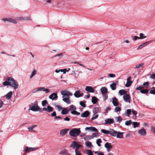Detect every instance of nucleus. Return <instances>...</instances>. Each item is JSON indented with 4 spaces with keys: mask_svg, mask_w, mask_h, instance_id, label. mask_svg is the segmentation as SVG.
<instances>
[{
    "mask_svg": "<svg viewBox=\"0 0 155 155\" xmlns=\"http://www.w3.org/2000/svg\"><path fill=\"white\" fill-rule=\"evenodd\" d=\"M131 77L130 76L128 77L127 79V83L125 86L126 87H129L130 86L132 83V81L131 80Z\"/></svg>",
    "mask_w": 155,
    "mask_h": 155,
    "instance_id": "4468645a",
    "label": "nucleus"
},
{
    "mask_svg": "<svg viewBox=\"0 0 155 155\" xmlns=\"http://www.w3.org/2000/svg\"><path fill=\"white\" fill-rule=\"evenodd\" d=\"M121 110L120 107H115L114 111L115 112H120Z\"/></svg>",
    "mask_w": 155,
    "mask_h": 155,
    "instance_id": "8fccbe9b",
    "label": "nucleus"
},
{
    "mask_svg": "<svg viewBox=\"0 0 155 155\" xmlns=\"http://www.w3.org/2000/svg\"><path fill=\"white\" fill-rule=\"evenodd\" d=\"M37 148H36L29 147H26V149L24 150V153L23 155H25V153L27 152H30L31 151L36 150Z\"/></svg>",
    "mask_w": 155,
    "mask_h": 155,
    "instance_id": "6e6552de",
    "label": "nucleus"
},
{
    "mask_svg": "<svg viewBox=\"0 0 155 155\" xmlns=\"http://www.w3.org/2000/svg\"><path fill=\"white\" fill-rule=\"evenodd\" d=\"M98 116V115L97 114H94L93 115V117L91 118V120H93L94 119H96L97 118Z\"/></svg>",
    "mask_w": 155,
    "mask_h": 155,
    "instance_id": "de8ad7c7",
    "label": "nucleus"
},
{
    "mask_svg": "<svg viewBox=\"0 0 155 155\" xmlns=\"http://www.w3.org/2000/svg\"><path fill=\"white\" fill-rule=\"evenodd\" d=\"M43 3L44 5H46L48 3H51V0H47L46 1H43Z\"/></svg>",
    "mask_w": 155,
    "mask_h": 155,
    "instance_id": "79ce46f5",
    "label": "nucleus"
},
{
    "mask_svg": "<svg viewBox=\"0 0 155 155\" xmlns=\"http://www.w3.org/2000/svg\"><path fill=\"white\" fill-rule=\"evenodd\" d=\"M103 97V100L104 101H105L107 100L108 97V96L107 95V94H102Z\"/></svg>",
    "mask_w": 155,
    "mask_h": 155,
    "instance_id": "6e6d98bb",
    "label": "nucleus"
},
{
    "mask_svg": "<svg viewBox=\"0 0 155 155\" xmlns=\"http://www.w3.org/2000/svg\"><path fill=\"white\" fill-rule=\"evenodd\" d=\"M110 87L112 90H115L116 88V84L115 83H113L111 84L110 85Z\"/></svg>",
    "mask_w": 155,
    "mask_h": 155,
    "instance_id": "72a5a7b5",
    "label": "nucleus"
},
{
    "mask_svg": "<svg viewBox=\"0 0 155 155\" xmlns=\"http://www.w3.org/2000/svg\"><path fill=\"white\" fill-rule=\"evenodd\" d=\"M85 130H89L90 131H92L93 132H97L98 131V130L95 127H86L85 128Z\"/></svg>",
    "mask_w": 155,
    "mask_h": 155,
    "instance_id": "4be33fe9",
    "label": "nucleus"
},
{
    "mask_svg": "<svg viewBox=\"0 0 155 155\" xmlns=\"http://www.w3.org/2000/svg\"><path fill=\"white\" fill-rule=\"evenodd\" d=\"M131 111L132 110L131 109H127V110L126 113L127 116H129Z\"/></svg>",
    "mask_w": 155,
    "mask_h": 155,
    "instance_id": "864d4df0",
    "label": "nucleus"
},
{
    "mask_svg": "<svg viewBox=\"0 0 155 155\" xmlns=\"http://www.w3.org/2000/svg\"><path fill=\"white\" fill-rule=\"evenodd\" d=\"M98 99L95 97H93L92 99V102L94 104H96L98 101Z\"/></svg>",
    "mask_w": 155,
    "mask_h": 155,
    "instance_id": "2f4dec72",
    "label": "nucleus"
},
{
    "mask_svg": "<svg viewBox=\"0 0 155 155\" xmlns=\"http://www.w3.org/2000/svg\"><path fill=\"white\" fill-rule=\"evenodd\" d=\"M61 93L63 95L62 100L67 104H70L71 101L70 99V96H72L73 94L67 90L61 91Z\"/></svg>",
    "mask_w": 155,
    "mask_h": 155,
    "instance_id": "f257e3e1",
    "label": "nucleus"
},
{
    "mask_svg": "<svg viewBox=\"0 0 155 155\" xmlns=\"http://www.w3.org/2000/svg\"><path fill=\"white\" fill-rule=\"evenodd\" d=\"M150 94H155V87H153L151 89V91H150Z\"/></svg>",
    "mask_w": 155,
    "mask_h": 155,
    "instance_id": "58836bf2",
    "label": "nucleus"
},
{
    "mask_svg": "<svg viewBox=\"0 0 155 155\" xmlns=\"http://www.w3.org/2000/svg\"><path fill=\"white\" fill-rule=\"evenodd\" d=\"M115 118L117 120V121L119 122H121L122 120V119L120 116L116 117Z\"/></svg>",
    "mask_w": 155,
    "mask_h": 155,
    "instance_id": "603ef678",
    "label": "nucleus"
},
{
    "mask_svg": "<svg viewBox=\"0 0 155 155\" xmlns=\"http://www.w3.org/2000/svg\"><path fill=\"white\" fill-rule=\"evenodd\" d=\"M93 137H92L91 136H87L85 137L84 139L85 140H89L93 138Z\"/></svg>",
    "mask_w": 155,
    "mask_h": 155,
    "instance_id": "c03bdc74",
    "label": "nucleus"
},
{
    "mask_svg": "<svg viewBox=\"0 0 155 155\" xmlns=\"http://www.w3.org/2000/svg\"><path fill=\"white\" fill-rule=\"evenodd\" d=\"M39 91H45L46 93H48L50 92V90L49 89H46L43 87H40L34 89L33 91V92L35 93Z\"/></svg>",
    "mask_w": 155,
    "mask_h": 155,
    "instance_id": "39448f33",
    "label": "nucleus"
},
{
    "mask_svg": "<svg viewBox=\"0 0 155 155\" xmlns=\"http://www.w3.org/2000/svg\"><path fill=\"white\" fill-rule=\"evenodd\" d=\"M80 104L82 107H85V104L83 101H81L80 102Z\"/></svg>",
    "mask_w": 155,
    "mask_h": 155,
    "instance_id": "4d7b16f0",
    "label": "nucleus"
},
{
    "mask_svg": "<svg viewBox=\"0 0 155 155\" xmlns=\"http://www.w3.org/2000/svg\"><path fill=\"white\" fill-rule=\"evenodd\" d=\"M85 145L87 146L90 147L92 146V143L90 142L87 141L85 142Z\"/></svg>",
    "mask_w": 155,
    "mask_h": 155,
    "instance_id": "09e8293b",
    "label": "nucleus"
},
{
    "mask_svg": "<svg viewBox=\"0 0 155 155\" xmlns=\"http://www.w3.org/2000/svg\"><path fill=\"white\" fill-rule=\"evenodd\" d=\"M143 127H149V124L147 123H143Z\"/></svg>",
    "mask_w": 155,
    "mask_h": 155,
    "instance_id": "680f3d73",
    "label": "nucleus"
},
{
    "mask_svg": "<svg viewBox=\"0 0 155 155\" xmlns=\"http://www.w3.org/2000/svg\"><path fill=\"white\" fill-rule=\"evenodd\" d=\"M85 90L86 91L90 93H94V88L91 86H87L85 88Z\"/></svg>",
    "mask_w": 155,
    "mask_h": 155,
    "instance_id": "9b49d317",
    "label": "nucleus"
},
{
    "mask_svg": "<svg viewBox=\"0 0 155 155\" xmlns=\"http://www.w3.org/2000/svg\"><path fill=\"white\" fill-rule=\"evenodd\" d=\"M143 65H144V63H141L138 65H137L136 66V67L137 68H139L140 67H141L142 68L143 67Z\"/></svg>",
    "mask_w": 155,
    "mask_h": 155,
    "instance_id": "bf43d9fd",
    "label": "nucleus"
},
{
    "mask_svg": "<svg viewBox=\"0 0 155 155\" xmlns=\"http://www.w3.org/2000/svg\"><path fill=\"white\" fill-rule=\"evenodd\" d=\"M67 153V150L65 149L62 150L59 153L60 154L64 155Z\"/></svg>",
    "mask_w": 155,
    "mask_h": 155,
    "instance_id": "7c9ffc66",
    "label": "nucleus"
},
{
    "mask_svg": "<svg viewBox=\"0 0 155 155\" xmlns=\"http://www.w3.org/2000/svg\"><path fill=\"white\" fill-rule=\"evenodd\" d=\"M143 86L145 88H147L149 86V83L148 82H146L143 84Z\"/></svg>",
    "mask_w": 155,
    "mask_h": 155,
    "instance_id": "3c124183",
    "label": "nucleus"
},
{
    "mask_svg": "<svg viewBox=\"0 0 155 155\" xmlns=\"http://www.w3.org/2000/svg\"><path fill=\"white\" fill-rule=\"evenodd\" d=\"M132 113L134 115H136L137 114V111L134 110V109H132Z\"/></svg>",
    "mask_w": 155,
    "mask_h": 155,
    "instance_id": "e2e57ef3",
    "label": "nucleus"
},
{
    "mask_svg": "<svg viewBox=\"0 0 155 155\" xmlns=\"http://www.w3.org/2000/svg\"><path fill=\"white\" fill-rule=\"evenodd\" d=\"M132 123V122L131 120H127L125 122V124L127 126L130 125Z\"/></svg>",
    "mask_w": 155,
    "mask_h": 155,
    "instance_id": "a18cd8bd",
    "label": "nucleus"
},
{
    "mask_svg": "<svg viewBox=\"0 0 155 155\" xmlns=\"http://www.w3.org/2000/svg\"><path fill=\"white\" fill-rule=\"evenodd\" d=\"M84 95L83 93H80L79 91H76L74 94V96L76 97H79L82 96Z\"/></svg>",
    "mask_w": 155,
    "mask_h": 155,
    "instance_id": "dca6fc26",
    "label": "nucleus"
},
{
    "mask_svg": "<svg viewBox=\"0 0 155 155\" xmlns=\"http://www.w3.org/2000/svg\"><path fill=\"white\" fill-rule=\"evenodd\" d=\"M81 133L80 128H74L70 131L69 134L72 137H76L78 136Z\"/></svg>",
    "mask_w": 155,
    "mask_h": 155,
    "instance_id": "7ed1b4c3",
    "label": "nucleus"
},
{
    "mask_svg": "<svg viewBox=\"0 0 155 155\" xmlns=\"http://www.w3.org/2000/svg\"><path fill=\"white\" fill-rule=\"evenodd\" d=\"M30 110H32L34 111H42V109L40 108V107H30V108L29 109V112Z\"/></svg>",
    "mask_w": 155,
    "mask_h": 155,
    "instance_id": "2eb2a0df",
    "label": "nucleus"
},
{
    "mask_svg": "<svg viewBox=\"0 0 155 155\" xmlns=\"http://www.w3.org/2000/svg\"><path fill=\"white\" fill-rule=\"evenodd\" d=\"M48 104V102L47 100H44L42 102V105L44 107Z\"/></svg>",
    "mask_w": 155,
    "mask_h": 155,
    "instance_id": "37998d69",
    "label": "nucleus"
},
{
    "mask_svg": "<svg viewBox=\"0 0 155 155\" xmlns=\"http://www.w3.org/2000/svg\"><path fill=\"white\" fill-rule=\"evenodd\" d=\"M101 142H102V141H101V139H99L97 140L96 143L99 147L101 146V144L100 143H101Z\"/></svg>",
    "mask_w": 155,
    "mask_h": 155,
    "instance_id": "ea45409f",
    "label": "nucleus"
},
{
    "mask_svg": "<svg viewBox=\"0 0 155 155\" xmlns=\"http://www.w3.org/2000/svg\"><path fill=\"white\" fill-rule=\"evenodd\" d=\"M152 42V41H147L146 42H145L143 43V44H142L141 45H140L137 48V50H139V49H141L143 47H145L146 46H147L148 44H150Z\"/></svg>",
    "mask_w": 155,
    "mask_h": 155,
    "instance_id": "f8f14e48",
    "label": "nucleus"
},
{
    "mask_svg": "<svg viewBox=\"0 0 155 155\" xmlns=\"http://www.w3.org/2000/svg\"><path fill=\"white\" fill-rule=\"evenodd\" d=\"M101 132L106 134H110V130H106L104 129H102Z\"/></svg>",
    "mask_w": 155,
    "mask_h": 155,
    "instance_id": "f704fd0d",
    "label": "nucleus"
},
{
    "mask_svg": "<svg viewBox=\"0 0 155 155\" xmlns=\"http://www.w3.org/2000/svg\"><path fill=\"white\" fill-rule=\"evenodd\" d=\"M108 76L111 78H114L115 77V75L113 74H109Z\"/></svg>",
    "mask_w": 155,
    "mask_h": 155,
    "instance_id": "774afa93",
    "label": "nucleus"
},
{
    "mask_svg": "<svg viewBox=\"0 0 155 155\" xmlns=\"http://www.w3.org/2000/svg\"><path fill=\"white\" fill-rule=\"evenodd\" d=\"M68 130L66 129H64L61 130L60 131V134L62 136H64L67 132Z\"/></svg>",
    "mask_w": 155,
    "mask_h": 155,
    "instance_id": "a878e982",
    "label": "nucleus"
},
{
    "mask_svg": "<svg viewBox=\"0 0 155 155\" xmlns=\"http://www.w3.org/2000/svg\"><path fill=\"white\" fill-rule=\"evenodd\" d=\"M143 87L142 86L136 88L137 90H140V92L142 94H146L148 92V90L147 89H143Z\"/></svg>",
    "mask_w": 155,
    "mask_h": 155,
    "instance_id": "1a4fd4ad",
    "label": "nucleus"
},
{
    "mask_svg": "<svg viewBox=\"0 0 155 155\" xmlns=\"http://www.w3.org/2000/svg\"><path fill=\"white\" fill-rule=\"evenodd\" d=\"M133 127L134 128L138 127L139 126L140 123L137 122H134L132 123Z\"/></svg>",
    "mask_w": 155,
    "mask_h": 155,
    "instance_id": "473e14b6",
    "label": "nucleus"
},
{
    "mask_svg": "<svg viewBox=\"0 0 155 155\" xmlns=\"http://www.w3.org/2000/svg\"><path fill=\"white\" fill-rule=\"evenodd\" d=\"M58 97L57 94L55 93L52 94L49 97V98L53 100L57 98Z\"/></svg>",
    "mask_w": 155,
    "mask_h": 155,
    "instance_id": "f3484780",
    "label": "nucleus"
},
{
    "mask_svg": "<svg viewBox=\"0 0 155 155\" xmlns=\"http://www.w3.org/2000/svg\"><path fill=\"white\" fill-rule=\"evenodd\" d=\"M117 132L114 130L113 129H111L110 130V134L113 137H116Z\"/></svg>",
    "mask_w": 155,
    "mask_h": 155,
    "instance_id": "b1692460",
    "label": "nucleus"
},
{
    "mask_svg": "<svg viewBox=\"0 0 155 155\" xmlns=\"http://www.w3.org/2000/svg\"><path fill=\"white\" fill-rule=\"evenodd\" d=\"M2 20L4 21H8L9 22L16 24L17 23V20L10 18H3Z\"/></svg>",
    "mask_w": 155,
    "mask_h": 155,
    "instance_id": "423d86ee",
    "label": "nucleus"
},
{
    "mask_svg": "<svg viewBox=\"0 0 155 155\" xmlns=\"http://www.w3.org/2000/svg\"><path fill=\"white\" fill-rule=\"evenodd\" d=\"M119 94L121 95H125L127 93V91L124 89H122L119 91Z\"/></svg>",
    "mask_w": 155,
    "mask_h": 155,
    "instance_id": "cd10ccee",
    "label": "nucleus"
},
{
    "mask_svg": "<svg viewBox=\"0 0 155 155\" xmlns=\"http://www.w3.org/2000/svg\"><path fill=\"white\" fill-rule=\"evenodd\" d=\"M87 153L89 155H93V153L91 150H88Z\"/></svg>",
    "mask_w": 155,
    "mask_h": 155,
    "instance_id": "052dcab7",
    "label": "nucleus"
},
{
    "mask_svg": "<svg viewBox=\"0 0 155 155\" xmlns=\"http://www.w3.org/2000/svg\"><path fill=\"white\" fill-rule=\"evenodd\" d=\"M150 78L153 79H155V74H152L150 75Z\"/></svg>",
    "mask_w": 155,
    "mask_h": 155,
    "instance_id": "338daca9",
    "label": "nucleus"
},
{
    "mask_svg": "<svg viewBox=\"0 0 155 155\" xmlns=\"http://www.w3.org/2000/svg\"><path fill=\"white\" fill-rule=\"evenodd\" d=\"M37 71L34 69L32 72L31 75L30 76V78H32L36 73Z\"/></svg>",
    "mask_w": 155,
    "mask_h": 155,
    "instance_id": "4c0bfd02",
    "label": "nucleus"
},
{
    "mask_svg": "<svg viewBox=\"0 0 155 155\" xmlns=\"http://www.w3.org/2000/svg\"><path fill=\"white\" fill-rule=\"evenodd\" d=\"M101 91L102 95L107 94V89L105 87H102L101 89Z\"/></svg>",
    "mask_w": 155,
    "mask_h": 155,
    "instance_id": "5701e85b",
    "label": "nucleus"
},
{
    "mask_svg": "<svg viewBox=\"0 0 155 155\" xmlns=\"http://www.w3.org/2000/svg\"><path fill=\"white\" fill-rule=\"evenodd\" d=\"M150 131L151 133L155 134V127L154 126H152L150 127Z\"/></svg>",
    "mask_w": 155,
    "mask_h": 155,
    "instance_id": "e433bc0d",
    "label": "nucleus"
},
{
    "mask_svg": "<svg viewBox=\"0 0 155 155\" xmlns=\"http://www.w3.org/2000/svg\"><path fill=\"white\" fill-rule=\"evenodd\" d=\"M90 114V113L88 111H86L81 114V117H87Z\"/></svg>",
    "mask_w": 155,
    "mask_h": 155,
    "instance_id": "aec40b11",
    "label": "nucleus"
},
{
    "mask_svg": "<svg viewBox=\"0 0 155 155\" xmlns=\"http://www.w3.org/2000/svg\"><path fill=\"white\" fill-rule=\"evenodd\" d=\"M140 37H139V39H143L147 37V36H144V34L143 33H140Z\"/></svg>",
    "mask_w": 155,
    "mask_h": 155,
    "instance_id": "c9c22d12",
    "label": "nucleus"
},
{
    "mask_svg": "<svg viewBox=\"0 0 155 155\" xmlns=\"http://www.w3.org/2000/svg\"><path fill=\"white\" fill-rule=\"evenodd\" d=\"M12 94V92L11 91L9 92L7 94L6 96V98L8 99H9L11 97Z\"/></svg>",
    "mask_w": 155,
    "mask_h": 155,
    "instance_id": "c85d7f7f",
    "label": "nucleus"
},
{
    "mask_svg": "<svg viewBox=\"0 0 155 155\" xmlns=\"http://www.w3.org/2000/svg\"><path fill=\"white\" fill-rule=\"evenodd\" d=\"M36 127V125H34L31 127H30L28 128V129L30 131H33V129L35 127Z\"/></svg>",
    "mask_w": 155,
    "mask_h": 155,
    "instance_id": "5fc2aeb1",
    "label": "nucleus"
},
{
    "mask_svg": "<svg viewBox=\"0 0 155 155\" xmlns=\"http://www.w3.org/2000/svg\"><path fill=\"white\" fill-rule=\"evenodd\" d=\"M123 133L117 132L116 137L117 138H122L123 137Z\"/></svg>",
    "mask_w": 155,
    "mask_h": 155,
    "instance_id": "393cba45",
    "label": "nucleus"
},
{
    "mask_svg": "<svg viewBox=\"0 0 155 155\" xmlns=\"http://www.w3.org/2000/svg\"><path fill=\"white\" fill-rule=\"evenodd\" d=\"M68 113V110L66 108H63L62 109L61 111V114L63 115L67 114Z\"/></svg>",
    "mask_w": 155,
    "mask_h": 155,
    "instance_id": "bb28decb",
    "label": "nucleus"
},
{
    "mask_svg": "<svg viewBox=\"0 0 155 155\" xmlns=\"http://www.w3.org/2000/svg\"><path fill=\"white\" fill-rule=\"evenodd\" d=\"M17 20H30L31 19L29 17H17L16 18Z\"/></svg>",
    "mask_w": 155,
    "mask_h": 155,
    "instance_id": "412c9836",
    "label": "nucleus"
},
{
    "mask_svg": "<svg viewBox=\"0 0 155 155\" xmlns=\"http://www.w3.org/2000/svg\"><path fill=\"white\" fill-rule=\"evenodd\" d=\"M98 134L96 133H93V136L92 137H93V138L94 137H98Z\"/></svg>",
    "mask_w": 155,
    "mask_h": 155,
    "instance_id": "0e129e2a",
    "label": "nucleus"
},
{
    "mask_svg": "<svg viewBox=\"0 0 155 155\" xmlns=\"http://www.w3.org/2000/svg\"><path fill=\"white\" fill-rule=\"evenodd\" d=\"M99 110L98 107H94L93 109V113L94 114H97Z\"/></svg>",
    "mask_w": 155,
    "mask_h": 155,
    "instance_id": "c756f323",
    "label": "nucleus"
},
{
    "mask_svg": "<svg viewBox=\"0 0 155 155\" xmlns=\"http://www.w3.org/2000/svg\"><path fill=\"white\" fill-rule=\"evenodd\" d=\"M105 124H110L114 123V120L113 119H106L105 120Z\"/></svg>",
    "mask_w": 155,
    "mask_h": 155,
    "instance_id": "a211bd4d",
    "label": "nucleus"
},
{
    "mask_svg": "<svg viewBox=\"0 0 155 155\" xmlns=\"http://www.w3.org/2000/svg\"><path fill=\"white\" fill-rule=\"evenodd\" d=\"M81 147V145L78 144L76 141H73L70 146L73 149H75V150H78Z\"/></svg>",
    "mask_w": 155,
    "mask_h": 155,
    "instance_id": "20e7f679",
    "label": "nucleus"
},
{
    "mask_svg": "<svg viewBox=\"0 0 155 155\" xmlns=\"http://www.w3.org/2000/svg\"><path fill=\"white\" fill-rule=\"evenodd\" d=\"M111 143L108 142H107L104 144L105 147L106 148L107 150L109 152L113 148V146L111 145Z\"/></svg>",
    "mask_w": 155,
    "mask_h": 155,
    "instance_id": "9d476101",
    "label": "nucleus"
},
{
    "mask_svg": "<svg viewBox=\"0 0 155 155\" xmlns=\"http://www.w3.org/2000/svg\"><path fill=\"white\" fill-rule=\"evenodd\" d=\"M71 113L72 114H74V115H80V112H78L75 110H73L71 111Z\"/></svg>",
    "mask_w": 155,
    "mask_h": 155,
    "instance_id": "a19ab883",
    "label": "nucleus"
},
{
    "mask_svg": "<svg viewBox=\"0 0 155 155\" xmlns=\"http://www.w3.org/2000/svg\"><path fill=\"white\" fill-rule=\"evenodd\" d=\"M133 39L134 41H136L138 39H140L139 37L135 36H134V38H133Z\"/></svg>",
    "mask_w": 155,
    "mask_h": 155,
    "instance_id": "69168bd1",
    "label": "nucleus"
},
{
    "mask_svg": "<svg viewBox=\"0 0 155 155\" xmlns=\"http://www.w3.org/2000/svg\"><path fill=\"white\" fill-rule=\"evenodd\" d=\"M31 107H39L38 105L37 101H36L34 102L33 103H32V105Z\"/></svg>",
    "mask_w": 155,
    "mask_h": 155,
    "instance_id": "49530a36",
    "label": "nucleus"
},
{
    "mask_svg": "<svg viewBox=\"0 0 155 155\" xmlns=\"http://www.w3.org/2000/svg\"><path fill=\"white\" fill-rule=\"evenodd\" d=\"M48 111L49 112H50L53 111V108L52 107H48Z\"/></svg>",
    "mask_w": 155,
    "mask_h": 155,
    "instance_id": "13d9d810",
    "label": "nucleus"
},
{
    "mask_svg": "<svg viewBox=\"0 0 155 155\" xmlns=\"http://www.w3.org/2000/svg\"><path fill=\"white\" fill-rule=\"evenodd\" d=\"M123 98L125 102H130V96L129 95L127 94L124 95L123 96Z\"/></svg>",
    "mask_w": 155,
    "mask_h": 155,
    "instance_id": "ddd939ff",
    "label": "nucleus"
},
{
    "mask_svg": "<svg viewBox=\"0 0 155 155\" xmlns=\"http://www.w3.org/2000/svg\"><path fill=\"white\" fill-rule=\"evenodd\" d=\"M4 86L10 85L14 87L15 89L17 88L18 86V82L13 79L9 77L3 82Z\"/></svg>",
    "mask_w": 155,
    "mask_h": 155,
    "instance_id": "f03ea898",
    "label": "nucleus"
},
{
    "mask_svg": "<svg viewBox=\"0 0 155 155\" xmlns=\"http://www.w3.org/2000/svg\"><path fill=\"white\" fill-rule=\"evenodd\" d=\"M137 132L140 135L142 136H146L147 134L146 130L144 128L139 130Z\"/></svg>",
    "mask_w": 155,
    "mask_h": 155,
    "instance_id": "0eeeda50",
    "label": "nucleus"
},
{
    "mask_svg": "<svg viewBox=\"0 0 155 155\" xmlns=\"http://www.w3.org/2000/svg\"><path fill=\"white\" fill-rule=\"evenodd\" d=\"M112 102L114 106H117L118 105V99L115 97L112 98Z\"/></svg>",
    "mask_w": 155,
    "mask_h": 155,
    "instance_id": "6ab92c4d",
    "label": "nucleus"
}]
</instances>
